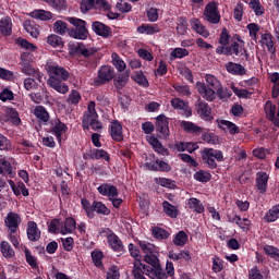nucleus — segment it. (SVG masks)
Instances as JSON below:
<instances>
[{
  "mask_svg": "<svg viewBox=\"0 0 279 279\" xmlns=\"http://www.w3.org/2000/svg\"><path fill=\"white\" fill-rule=\"evenodd\" d=\"M137 244L144 254V260L150 266L143 264L141 259H135L132 270L135 279H146L145 276H148L150 279H168L175 276V267L173 266V263L167 262L166 271L162 269L156 245L143 240L137 241Z\"/></svg>",
  "mask_w": 279,
  "mask_h": 279,
  "instance_id": "obj_1",
  "label": "nucleus"
},
{
  "mask_svg": "<svg viewBox=\"0 0 279 279\" xmlns=\"http://www.w3.org/2000/svg\"><path fill=\"white\" fill-rule=\"evenodd\" d=\"M46 71L49 75L47 82L48 86L61 95H66V93H69V85L62 82L69 80V71L53 61L46 63Z\"/></svg>",
  "mask_w": 279,
  "mask_h": 279,
  "instance_id": "obj_2",
  "label": "nucleus"
},
{
  "mask_svg": "<svg viewBox=\"0 0 279 279\" xmlns=\"http://www.w3.org/2000/svg\"><path fill=\"white\" fill-rule=\"evenodd\" d=\"M21 215L17 213H9L4 218V226L8 228V239L15 250H21V235H19V227L22 223Z\"/></svg>",
  "mask_w": 279,
  "mask_h": 279,
  "instance_id": "obj_3",
  "label": "nucleus"
},
{
  "mask_svg": "<svg viewBox=\"0 0 279 279\" xmlns=\"http://www.w3.org/2000/svg\"><path fill=\"white\" fill-rule=\"evenodd\" d=\"M69 23L75 28L69 31V36L76 40H86L88 38V29L86 28V21L77 17H69Z\"/></svg>",
  "mask_w": 279,
  "mask_h": 279,
  "instance_id": "obj_4",
  "label": "nucleus"
},
{
  "mask_svg": "<svg viewBox=\"0 0 279 279\" xmlns=\"http://www.w3.org/2000/svg\"><path fill=\"white\" fill-rule=\"evenodd\" d=\"M202 158L204 165H207L209 169H217V161H223V153L214 148H205L202 151Z\"/></svg>",
  "mask_w": 279,
  "mask_h": 279,
  "instance_id": "obj_5",
  "label": "nucleus"
},
{
  "mask_svg": "<svg viewBox=\"0 0 279 279\" xmlns=\"http://www.w3.org/2000/svg\"><path fill=\"white\" fill-rule=\"evenodd\" d=\"M203 17L207 21V23H211V25H217L221 21V13H219V7L217 2L211 1L206 4Z\"/></svg>",
  "mask_w": 279,
  "mask_h": 279,
  "instance_id": "obj_6",
  "label": "nucleus"
},
{
  "mask_svg": "<svg viewBox=\"0 0 279 279\" xmlns=\"http://www.w3.org/2000/svg\"><path fill=\"white\" fill-rule=\"evenodd\" d=\"M90 10H101L102 12H108L110 10V3L106 0H82L81 1V12L86 14Z\"/></svg>",
  "mask_w": 279,
  "mask_h": 279,
  "instance_id": "obj_7",
  "label": "nucleus"
},
{
  "mask_svg": "<svg viewBox=\"0 0 279 279\" xmlns=\"http://www.w3.org/2000/svg\"><path fill=\"white\" fill-rule=\"evenodd\" d=\"M112 80H114V68L102 65L98 70V75L94 80V85L104 86V84H108V82H112Z\"/></svg>",
  "mask_w": 279,
  "mask_h": 279,
  "instance_id": "obj_8",
  "label": "nucleus"
},
{
  "mask_svg": "<svg viewBox=\"0 0 279 279\" xmlns=\"http://www.w3.org/2000/svg\"><path fill=\"white\" fill-rule=\"evenodd\" d=\"M27 53L21 54V60L23 62L22 64V73H25V75H31V77H35L39 84L43 82V73L38 70H36L27 60Z\"/></svg>",
  "mask_w": 279,
  "mask_h": 279,
  "instance_id": "obj_9",
  "label": "nucleus"
},
{
  "mask_svg": "<svg viewBox=\"0 0 279 279\" xmlns=\"http://www.w3.org/2000/svg\"><path fill=\"white\" fill-rule=\"evenodd\" d=\"M195 110L198 117H201V119H203L204 121H213V109L210 108L208 102L198 99L195 104Z\"/></svg>",
  "mask_w": 279,
  "mask_h": 279,
  "instance_id": "obj_10",
  "label": "nucleus"
},
{
  "mask_svg": "<svg viewBox=\"0 0 279 279\" xmlns=\"http://www.w3.org/2000/svg\"><path fill=\"white\" fill-rule=\"evenodd\" d=\"M196 90L203 97V99H206V101H215V99H217V93L215 92L216 89L208 87L205 83L197 82Z\"/></svg>",
  "mask_w": 279,
  "mask_h": 279,
  "instance_id": "obj_11",
  "label": "nucleus"
},
{
  "mask_svg": "<svg viewBox=\"0 0 279 279\" xmlns=\"http://www.w3.org/2000/svg\"><path fill=\"white\" fill-rule=\"evenodd\" d=\"M157 132L160 134L161 138H169V118L166 116H158L156 118Z\"/></svg>",
  "mask_w": 279,
  "mask_h": 279,
  "instance_id": "obj_12",
  "label": "nucleus"
},
{
  "mask_svg": "<svg viewBox=\"0 0 279 279\" xmlns=\"http://www.w3.org/2000/svg\"><path fill=\"white\" fill-rule=\"evenodd\" d=\"M170 104L172 108H174V110H179L180 114H183V117H191L193 114L191 107H189V102L181 98H173Z\"/></svg>",
  "mask_w": 279,
  "mask_h": 279,
  "instance_id": "obj_13",
  "label": "nucleus"
},
{
  "mask_svg": "<svg viewBox=\"0 0 279 279\" xmlns=\"http://www.w3.org/2000/svg\"><path fill=\"white\" fill-rule=\"evenodd\" d=\"M97 191L104 197H108V199H114V197H119V190L117 186L110 183H102L97 187Z\"/></svg>",
  "mask_w": 279,
  "mask_h": 279,
  "instance_id": "obj_14",
  "label": "nucleus"
},
{
  "mask_svg": "<svg viewBox=\"0 0 279 279\" xmlns=\"http://www.w3.org/2000/svg\"><path fill=\"white\" fill-rule=\"evenodd\" d=\"M69 128L66 124H64V122L60 121L59 119L50 121V131L52 134H54V136H57L59 141H61L62 134H66Z\"/></svg>",
  "mask_w": 279,
  "mask_h": 279,
  "instance_id": "obj_15",
  "label": "nucleus"
},
{
  "mask_svg": "<svg viewBox=\"0 0 279 279\" xmlns=\"http://www.w3.org/2000/svg\"><path fill=\"white\" fill-rule=\"evenodd\" d=\"M230 56H243L245 53V41L240 36L236 37V41H232L229 46Z\"/></svg>",
  "mask_w": 279,
  "mask_h": 279,
  "instance_id": "obj_16",
  "label": "nucleus"
},
{
  "mask_svg": "<svg viewBox=\"0 0 279 279\" xmlns=\"http://www.w3.org/2000/svg\"><path fill=\"white\" fill-rule=\"evenodd\" d=\"M110 136L113 141L121 143L123 141V126L119 121L111 122Z\"/></svg>",
  "mask_w": 279,
  "mask_h": 279,
  "instance_id": "obj_17",
  "label": "nucleus"
},
{
  "mask_svg": "<svg viewBox=\"0 0 279 279\" xmlns=\"http://www.w3.org/2000/svg\"><path fill=\"white\" fill-rule=\"evenodd\" d=\"M26 234L27 239L33 242L40 241V229H38V225L34 221H28Z\"/></svg>",
  "mask_w": 279,
  "mask_h": 279,
  "instance_id": "obj_18",
  "label": "nucleus"
},
{
  "mask_svg": "<svg viewBox=\"0 0 279 279\" xmlns=\"http://www.w3.org/2000/svg\"><path fill=\"white\" fill-rule=\"evenodd\" d=\"M95 101H89L87 105V110L84 112L82 123L88 125L90 120L98 119L99 114H97V110L95 109Z\"/></svg>",
  "mask_w": 279,
  "mask_h": 279,
  "instance_id": "obj_19",
  "label": "nucleus"
},
{
  "mask_svg": "<svg viewBox=\"0 0 279 279\" xmlns=\"http://www.w3.org/2000/svg\"><path fill=\"white\" fill-rule=\"evenodd\" d=\"M145 167L148 171H171V166L162 160L147 161Z\"/></svg>",
  "mask_w": 279,
  "mask_h": 279,
  "instance_id": "obj_20",
  "label": "nucleus"
},
{
  "mask_svg": "<svg viewBox=\"0 0 279 279\" xmlns=\"http://www.w3.org/2000/svg\"><path fill=\"white\" fill-rule=\"evenodd\" d=\"M147 141L149 145H151L153 149L157 151V154H160V156H169V149L165 148L158 137L156 136H148Z\"/></svg>",
  "mask_w": 279,
  "mask_h": 279,
  "instance_id": "obj_21",
  "label": "nucleus"
},
{
  "mask_svg": "<svg viewBox=\"0 0 279 279\" xmlns=\"http://www.w3.org/2000/svg\"><path fill=\"white\" fill-rule=\"evenodd\" d=\"M92 29L98 36H102V38H108L112 34V32L110 31V27H108L101 22H94L92 25Z\"/></svg>",
  "mask_w": 279,
  "mask_h": 279,
  "instance_id": "obj_22",
  "label": "nucleus"
},
{
  "mask_svg": "<svg viewBox=\"0 0 279 279\" xmlns=\"http://www.w3.org/2000/svg\"><path fill=\"white\" fill-rule=\"evenodd\" d=\"M267 182H269V174L266 172H258L256 178V189L259 193H267Z\"/></svg>",
  "mask_w": 279,
  "mask_h": 279,
  "instance_id": "obj_23",
  "label": "nucleus"
},
{
  "mask_svg": "<svg viewBox=\"0 0 279 279\" xmlns=\"http://www.w3.org/2000/svg\"><path fill=\"white\" fill-rule=\"evenodd\" d=\"M107 240H108V244L110 245L111 250H113V252H123L124 250L123 242L121 241V239H119V235L114 233H110L107 236Z\"/></svg>",
  "mask_w": 279,
  "mask_h": 279,
  "instance_id": "obj_24",
  "label": "nucleus"
},
{
  "mask_svg": "<svg viewBox=\"0 0 279 279\" xmlns=\"http://www.w3.org/2000/svg\"><path fill=\"white\" fill-rule=\"evenodd\" d=\"M128 82H130V73L128 72H120L116 78H113V86L118 90H122L128 85Z\"/></svg>",
  "mask_w": 279,
  "mask_h": 279,
  "instance_id": "obj_25",
  "label": "nucleus"
},
{
  "mask_svg": "<svg viewBox=\"0 0 279 279\" xmlns=\"http://www.w3.org/2000/svg\"><path fill=\"white\" fill-rule=\"evenodd\" d=\"M190 23H191L192 29H194L196 34H199V36H203L204 38H208V36H210V33L208 32V29H206V26L202 24L199 19H193L191 20Z\"/></svg>",
  "mask_w": 279,
  "mask_h": 279,
  "instance_id": "obj_26",
  "label": "nucleus"
},
{
  "mask_svg": "<svg viewBox=\"0 0 279 279\" xmlns=\"http://www.w3.org/2000/svg\"><path fill=\"white\" fill-rule=\"evenodd\" d=\"M218 128H220V130H223L225 132H229V134L232 135L239 134L240 132L239 126L228 120H218Z\"/></svg>",
  "mask_w": 279,
  "mask_h": 279,
  "instance_id": "obj_27",
  "label": "nucleus"
},
{
  "mask_svg": "<svg viewBox=\"0 0 279 279\" xmlns=\"http://www.w3.org/2000/svg\"><path fill=\"white\" fill-rule=\"evenodd\" d=\"M34 114L39 120V123H41L43 125H47V123H49V112L47 111V109H45V107H35Z\"/></svg>",
  "mask_w": 279,
  "mask_h": 279,
  "instance_id": "obj_28",
  "label": "nucleus"
},
{
  "mask_svg": "<svg viewBox=\"0 0 279 279\" xmlns=\"http://www.w3.org/2000/svg\"><path fill=\"white\" fill-rule=\"evenodd\" d=\"M265 112L267 119L274 123L277 128H279L278 119H276V105L271 104V101H267L265 105Z\"/></svg>",
  "mask_w": 279,
  "mask_h": 279,
  "instance_id": "obj_29",
  "label": "nucleus"
},
{
  "mask_svg": "<svg viewBox=\"0 0 279 279\" xmlns=\"http://www.w3.org/2000/svg\"><path fill=\"white\" fill-rule=\"evenodd\" d=\"M137 32L138 34L154 36V34H158V32H160V27H158V24H143L137 27Z\"/></svg>",
  "mask_w": 279,
  "mask_h": 279,
  "instance_id": "obj_30",
  "label": "nucleus"
},
{
  "mask_svg": "<svg viewBox=\"0 0 279 279\" xmlns=\"http://www.w3.org/2000/svg\"><path fill=\"white\" fill-rule=\"evenodd\" d=\"M0 33L3 36L12 35V19L10 16H4L0 20Z\"/></svg>",
  "mask_w": 279,
  "mask_h": 279,
  "instance_id": "obj_31",
  "label": "nucleus"
},
{
  "mask_svg": "<svg viewBox=\"0 0 279 279\" xmlns=\"http://www.w3.org/2000/svg\"><path fill=\"white\" fill-rule=\"evenodd\" d=\"M161 206L165 215H167L171 219H178V215H179L178 207L169 203V201H163Z\"/></svg>",
  "mask_w": 279,
  "mask_h": 279,
  "instance_id": "obj_32",
  "label": "nucleus"
},
{
  "mask_svg": "<svg viewBox=\"0 0 279 279\" xmlns=\"http://www.w3.org/2000/svg\"><path fill=\"white\" fill-rule=\"evenodd\" d=\"M75 51L80 56H83V58H90V56H95V53H97V50L95 48L86 46L84 44H78L75 47Z\"/></svg>",
  "mask_w": 279,
  "mask_h": 279,
  "instance_id": "obj_33",
  "label": "nucleus"
},
{
  "mask_svg": "<svg viewBox=\"0 0 279 279\" xmlns=\"http://www.w3.org/2000/svg\"><path fill=\"white\" fill-rule=\"evenodd\" d=\"M226 69L231 75H245L246 73L245 66L234 62H228Z\"/></svg>",
  "mask_w": 279,
  "mask_h": 279,
  "instance_id": "obj_34",
  "label": "nucleus"
},
{
  "mask_svg": "<svg viewBox=\"0 0 279 279\" xmlns=\"http://www.w3.org/2000/svg\"><path fill=\"white\" fill-rule=\"evenodd\" d=\"M0 252L4 258H14V256H16L14 248H12V245H10V242L8 241H2L0 243Z\"/></svg>",
  "mask_w": 279,
  "mask_h": 279,
  "instance_id": "obj_35",
  "label": "nucleus"
},
{
  "mask_svg": "<svg viewBox=\"0 0 279 279\" xmlns=\"http://www.w3.org/2000/svg\"><path fill=\"white\" fill-rule=\"evenodd\" d=\"M111 62L119 73H123V71H125L128 66L125 64V61H123V59H121V57L117 52H113L111 54Z\"/></svg>",
  "mask_w": 279,
  "mask_h": 279,
  "instance_id": "obj_36",
  "label": "nucleus"
},
{
  "mask_svg": "<svg viewBox=\"0 0 279 279\" xmlns=\"http://www.w3.org/2000/svg\"><path fill=\"white\" fill-rule=\"evenodd\" d=\"M262 45L268 49L270 53H276V48L274 47V36L269 33L262 35L260 39Z\"/></svg>",
  "mask_w": 279,
  "mask_h": 279,
  "instance_id": "obj_37",
  "label": "nucleus"
},
{
  "mask_svg": "<svg viewBox=\"0 0 279 279\" xmlns=\"http://www.w3.org/2000/svg\"><path fill=\"white\" fill-rule=\"evenodd\" d=\"M24 29L32 36V38H38L40 36V32L38 31V25L32 21H25L24 22Z\"/></svg>",
  "mask_w": 279,
  "mask_h": 279,
  "instance_id": "obj_38",
  "label": "nucleus"
},
{
  "mask_svg": "<svg viewBox=\"0 0 279 279\" xmlns=\"http://www.w3.org/2000/svg\"><path fill=\"white\" fill-rule=\"evenodd\" d=\"M31 16L32 19H38L39 21H51V19H53V14L45 10H34L31 12Z\"/></svg>",
  "mask_w": 279,
  "mask_h": 279,
  "instance_id": "obj_39",
  "label": "nucleus"
},
{
  "mask_svg": "<svg viewBox=\"0 0 279 279\" xmlns=\"http://www.w3.org/2000/svg\"><path fill=\"white\" fill-rule=\"evenodd\" d=\"M187 206L191 208V210H194V213H198V215L204 213V204H202V201L195 197H192L187 201Z\"/></svg>",
  "mask_w": 279,
  "mask_h": 279,
  "instance_id": "obj_40",
  "label": "nucleus"
},
{
  "mask_svg": "<svg viewBox=\"0 0 279 279\" xmlns=\"http://www.w3.org/2000/svg\"><path fill=\"white\" fill-rule=\"evenodd\" d=\"M75 219L66 218L64 226H61L60 234H71L75 230Z\"/></svg>",
  "mask_w": 279,
  "mask_h": 279,
  "instance_id": "obj_41",
  "label": "nucleus"
},
{
  "mask_svg": "<svg viewBox=\"0 0 279 279\" xmlns=\"http://www.w3.org/2000/svg\"><path fill=\"white\" fill-rule=\"evenodd\" d=\"M181 128L184 132H189V134H199V132H202V128L193 122L183 121L181 122Z\"/></svg>",
  "mask_w": 279,
  "mask_h": 279,
  "instance_id": "obj_42",
  "label": "nucleus"
},
{
  "mask_svg": "<svg viewBox=\"0 0 279 279\" xmlns=\"http://www.w3.org/2000/svg\"><path fill=\"white\" fill-rule=\"evenodd\" d=\"M90 158H93L94 160H106L107 162L110 161V155L108 154V151L104 150V149H93L90 151Z\"/></svg>",
  "mask_w": 279,
  "mask_h": 279,
  "instance_id": "obj_43",
  "label": "nucleus"
},
{
  "mask_svg": "<svg viewBox=\"0 0 279 279\" xmlns=\"http://www.w3.org/2000/svg\"><path fill=\"white\" fill-rule=\"evenodd\" d=\"M0 173H7L10 178H14L12 165L3 157H0Z\"/></svg>",
  "mask_w": 279,
  "mask_h": 279,
  "instance_id": "obj_44",
  "label": "nucleus"
},
{
  "mask_svg": "<svg viewBox=\"0 0 279 279\" xmlns=\"http://www.w3.org/2000/svg\"><path fill=\"white\" fill-rule=\"evenodd\" d=\"M15 44L19 45V47H22V49H26V51H36V49H38L36 45L27 41V39L23 37L16 38Z\"/></svg>",
  "mask_w": 279,
  "mask_h": 279,
  "instance_id": "obj_45",
  "label": "nucleus"
},
{
  "mask_svg": "<svg viewBox=\"0 0 279 279\" xmlns=\"http://www.w3.org/2000/svg\"><path fill=\"white\" fill-rule=\"evenodd\" d=\"M186 241H189V235L184 231H179L173 239L174 245H178L179 247H184Z\"/></svg>",
  "mask_w": 279,
  "mask_h": 279,
  "instance_id": "obj_46",
  "label": "nucleus"
},
{
  "mask_svg": "<svg viewBox=\"0 0 279 279\" xmlns=\"http://www.w3.org/2000/svg\"><path fill=\"white\" fill-rule=\"evenodd\" d=\"M20 247H22V250L24 251L26 263H28V265H31V267H33V269H36V267H38L36 257H34V255H32V252L28 251L26 246L20 244Z\"/></svg>",
  "mask_w": 279,
  "mask_h": 279,
  "instance_id": "obj_47",
  "label": "nucleus"
},
{
  "mask_svg": "<svg viewBox=\"0 0 279 279\" xmlns=\"http://www.w3.org/2000/svg\"><path fill=\"white\" fill-rule=\"evenodd\" d=\"M265 219L270 223L277 221L279 219V205H276L272 208H270L266 213Z\"/></svg>",
  "mask_w": 279,
  "mask_h": 279,
  "instance_id": "obj_48",
  "label": "nucleus"
},
{
  "mask_svg": "<svg viewBox=\"0 0 279 279\" xmlns=\"http://www.w3.org/2000/svg\"><path fill=\"white\" fill-rule=\"evenodd\" d=\"M92 208L93 213H98V215H110V209L101 202H94Z\"/></svg>",
  "mask_w": 279,
  "mask_h": 279,
  "instance_id": "obj_49",
  "label": "nucleus"
},
{
  "mask_svg": "<svg viewBox=\"0 0 279 279\" xmlns=\"http://www.w3.org/2000/svg\"><path fill=\"white\" fill-rule=\"evenodd\" d=\"M205 86H208L209 88H214L215 90H217V88H219V86H221V83L216 78L215 75L211 74H206L205 75Z\"/></svg>",
  "mask_w": 279,
  "mask_h": 279,
  "instance_id": "obj_50",
  "label": "nucleus"
},
{
  "mask_svg": "<svg viewBox=\"0 0 279 279\" xmlns=\"http://www.w3.org/2000/svg\"><path fill=\"white\" fill-rule=\"evenodd\" d=\"M153 235L155 239L158 241H165V239H169L170 234L168 233L167 230L160 228V227H155L153 229Z\"/></svg>",
  "mask_w": 279,
  "mask_h": 279,
  "instance_id": "obj_51",
  "label": "nucleus"
},
{
  "mask_svg": "<svg viewBox=\"0 0 279 279\" xmlns=\"http://www.w3.org/2000/svg\"><path fill=\"white\" fill-rule=\"evenodd\" d=\"M14 195H16V197H19V195H23V197H27L29 195V190H27V187L25 186V183L20 182L17 183V185H15L12 189Z\"/></svg>",
  "mask_w": 279,
  "mask_h": 279,
  "instance_id": "obj_52",
  "label": "nucleus"
},
{
  "mask_svg": "<svg viewBox=\"0 0 279 279\" xmlns=\"http://www.w3.org/2000/svg\"><path fill=\"white\" fill-rule=\"evenodd\" d=\"M173 88L177 93H179V95H182V97H191V87H189V85L175 83Z\"/></svg>",
  "mask_w": 279,
  "mask_h": 279,
  "instance_id": "obj_53",
  "label": "nucleus"
},
{
  "mask_svg": "<svg viewBox=\"0 0 279 279\" xmlns=\"http://www.w3.org/2000/svg\"><path fill=\"white\" fill-rule=\"evenodd\" d=\"M47 43L50 45V47H62L64 43L62 41V37L51 34L47 37Z\"/></svg>",
  "mask_w": 279,
  "mask_h": 279,
  "instance_id": "obj_54",
  "label": "nucleus"
},
{
  "mask_svg": "<svg viewBox=\"0 0 279 279\" xmlns=\"http://www.w3.org/2000/svg\"><path fill=\"white\" fill-rule=\"evenodd\" d=\"M250 8L255 12L256 16H263L265 14V9L260 5L259 0H251Z\"/></svg>",
  "mask_w": 279,
  "mask_h": 279,
  "instance_id": "obj_55",
  "label": "nucleus"
},
{
  "mask_svg": "<svg viewBox=\"0 0 279 279\" xmlns=\"http://www.w3.org/2000/svg\"><path fill=\"white\" fill-rule=\"evenodd\" d=\"M53 32L60 36H64V34H66V23L62 20L54 22Z\"/></svg>",
  "mask_w": 279,
  "mask_h": 279,
  "instance_id": "obj_56",
  "label": "nucleus"
},
{
  "mask_svg": "<svg viewBox=\"0 0 279 279\" xmlns=\"http://www.w3.org/2000/svg\"><path fill=\"white\" fill-rule=\"evenodd\" d=\"M134 82L138 84L140 86H143L144 88H147L149 86V82L147 81V77H145V74L143 72H136L133 76Z\"/></svg>",
  "mask_w": 279,
  "mask_h": 279,
  "instance_id": "obj_57",
  "label": "nucleus"
},
{
  "mask_svg": "<svg viewBox=\"0 0 279 279\" xmlns=\"http://www.w3.org/2000/svg\"><path fill=\"white\" fill-rule=\"evenodd\" d=\"M210 178H213L210 173L204 170H199L194 173V180L197 182H210Z\"/></svg>",
  "mask_w": 279,
  "mask_h": 279,
  "instance_id": "obj_58",
  "label": "nucleus"
},
{
  "mask_svg": "<svg viewBox=\"0 0 279 279\" xmlns=\"http://www.w3.org/2000/svg\"><path fill=\"white\" fill-rule=\"evenodd\" d=\"M263 250H264L265 254H267V256H270L271 258H275L276 260H278V258H279L278 247L266 244V245H264Z\"/></svg>",
  "mask_w": 279,
  "mask_h": 279,
  "instance_id": "obj_59",
  "label": "nucleus"
},
{
  "mask_svg": "<svg viewBox=\"0 0 279 279\" xmlns=\"http://www.w3.org/2000/svg\"><path fill=\"white\" fill-rule=\"evenodd\" d=\"M24 88L26 90H36V88H38V80H36L34 76L25 78Z\"/></svg>",
  "mask_w": 279,
  "mask_h": 279,
  "instance_id": "obj_60",
  "label": "nucleus"
},
{
  "mask_svg": "<svg viewBox=\"0 0 279 279\" xmlns=\"http://www.w3.org/2000/svg\"><path fill=\"white\" fill-rule=\"evenodd\" d=\"M81 204H82L83 209L85 210L87 217L89 219H93V217H95V213L93 211V205H90V202H88V199H86V198H82Z\"/></svg>",
  "mask_w": 279,
  "mask_h": 279,
  "instance_id": "obj_61",
  "label": "nucleus"
},
{
  "mask_svg": "<svg viewBox=\"0 0 279 279\" xmlns=\"http://www.w3.org/2000/svg\"><path fill=\"white\" fill-rule=\"evenodd\" d=\"M246 29H248L252 40H256L258 32H260V26H258L256 23H251L246 26Z\"/></svg>",
  "mask_w": 279,
  "mask_h": 279,
  "instance_id": "obj_62",
  "label": "nucleus"
},
{
  "mask_svg": "<svg viewBox=\"0 0 279 279\" xmlns=\"http://www.w3.org/2000/svg\"><path fill=\"white\" fill-rule=\"evenodd\" d=\"M211 269L215 274H219V271H223V262L221 260V258L217 256L213 257Z\"/></svg>",
  "mask_w": 279,
  "mask_h": 279,
  "instance_id": "obj_63",
  "label": "nucleus"
},
{
  "mask_svg": "<svg viewBox=\"0 0 279 279\" xmlns=\"http://www.w3.org/2000/svg\"><path fill=\"white\" fill-rule=\"evenodd\" d=\"M189 29V24H186V20L184 19H179L178 25H177V32L178 34H180L181 36H184V34H186Z\"/></svg>",
  "mask_w": 279,
  "mask_h": 279,
  "instance_id": "obj_64",
  "label": "nucleus"
}]
</instances>
